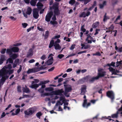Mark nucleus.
<instances>
[{
	"mask_svg": "<svg viewBox=\"0 0 122 122\" xmlns=\"http://www.w3.org/2000/svg\"><path fill=\"white\" fill-rule=\"evenodd\" d=\"M13 69H9V70H0V78L2 77L0 80V84L3 85L6 80L8 78L9 76L7 75L8 73L10 75L14 72Z\"/></svg>",
	"mask_w": 122,
	"mask_h": 122,
	"instance_id": "obj_1",
	"label": "nucleus"
},
{
	"mask_svg": "<svg viewBox=\"0 0 122 122\" xmlns=\"http://www.w3.org/2000/svg\"><path fill=\"white\" fill-rule=\"evenodd\" d=\"M46 68L44 66H41L40 68H35L31 69H29L27 71L28 74L32 73H35L40 71L41 70H44Z\"/></svg>",
	"mask_w": 122,
	"mask_h": 122,
	"instance_id": "obj_2",
	"label": "nucleus"
},
{
	"mask_svg": "<svg viewBox=\"0 0 122 122\" xmlns=\"http://www.w3.org/2000/svg\"><path fill=\"white\" fill-rule=\"evenodd\" d=\"M19 50V48L17 47H13L10 49H7L6 51V53L9 55H12V52H17Z\"/></svg>",
	"mask_w": 122,
	"mask_h": 122,
	"instance_id": "obj_3",
	"label": "nucleus"
},
{
	"mask_svg": "<svg viewBox=\"0 0 122 122\" xmlns=\"http://www.w3.org/2000/svg\"><path fill=\"white\" fill-rule=\"evenodd\" d=\"M102 69H101L98 70L97 75V76L98 79L100 78L104 77L106 75V72L105 71H103Z\"/></svg>",
	"mask_w": 122,
	"mask_h": 122,
	"instance_id": "obj_4",
	"label": "nucleus"
},
{
	"mask_svg": "<svg viewBox=\"0 0 122 122\" xmlns=\"http://www.w3.org/2000/svg\"><path fill=\"white\" fill-rule=\"evenodd\" d=\"M64 86L65 88V93L66 94V92H71L72 90V88L71 86L69 84H64Z\"/></svg>",
	"mask_w": 122,
	"mask_h": 122,
	"instance_id": "obj_5",
	"label": "nucleus"
},
{
	"mask_svg": "<svg viewBox=\"0 0 122 122\" xmlns=\"http://www.w3.org/2000/svg\"><path fill=\"white\" fill-rule=\"evenodd\" d=\"M107 96L113 101L114 98V94L113 92L111 91H109L106 93Z\"/></svg>",
	"mask_w": 122,
	"mask_h": 122,
	"instance_id": "obj_6",
	"label": "nucleus"
},
{
	"mask_svg": "<svg viewBox=\"0 0 122 122\" xmlns=\"http://www.w3.org/2000/svg\"><path fill=\"white\" fill-rule=\"evenodd\" d=\"M24 112L25 115H31L34 112V111L33 108H30L27 110L25 111Z\"/></svg>",
	"mask_w": 122,
	"mask_h": 122,
	"instance_id": "obj_7",
	"label": "nucleus"
},
{
	"mask_svg": "<svg viewBox=\"0 0 122 122\" xmlns=\"http://www.w3.org/2000/svg\"><path fill=\"white\" fill-rule=\"evenodd\" d=\"M59 4L57 3H55L53 5V8L55 9L54 13L56 15L59 14V11L58 9V7Z\"/></svg>",
	"mask_w": 122,
	"mask_h": 122,
	"instance_id": "obj_8",
	"label": "nucleus"
},
{
	"mask_svg": "<svg viewBox=\"0 0 122 122\" xmlns=\"http://www.w3.org/2000/svg\"><path fill=\"white\" fill-rule=\"evenodd\" d=\"M64 93V91L61 89L55 91V94L57 95H60V96H63L62 93Z\"/></svg>",
	"mask_w": 122,
	"mask_h": 122,
	"instance_id": "obj_9",
	"label": "nucleus"
},
{
	"mask_svg": "<svg viewBox=\"0 0 122 122\" xmlns=\"http://www.w3.org/2000/svg\"><path fill=\"white\" fill-rule=\"evenodd\" d=\"M6 60V56L5 55H1L0 58V65H1Z\"/></svg>",
	"mask_w": 122,
	"mask_h": 122,
	"instance_id": "obj_10",
	"label": "nucleus"
},
{
	"mask_svg": "<svg viewBox=\"0 0 122 122\" xmlns=\"http://www.w3.org/2000/svg\"><path fill=\"white\" fill-rule=\"evenodd\" d=\"M86 86L85 85H83V87L81 88L80 94L81 95H84L86 92Z\"/></svg>",
	"mask_w": 122,
	"mask_h": 122,
	"instance_id": "obj_11",
	"label": "nucleus"
},
{
	"mask_svg": "<svg viewBox=\"0 0 122 122\" xmlns=\"http://www.w3.org/2000/svg\"><path fill=\"white\" fill-rule=\"evenodd\" d=\"M53 57H52L49 59L46 62V63L48 65H52L53 62Z\"/></svg>",
	"mask_w": 122,
	"mask_h": 122,
	"instance_id": "obj_12",
	"label": "nucleus"
},
{
	"mask_svg": "<svg viewBox=\"0 0 122 122\" xmlns=\"http://www.w3.org/2000/svg\"><path fill=\"white\" fill-rule=\"evenodd\" d=\"M33 51L32 48H30L29 51V52L28 53L27 55V57H29L32 56L33 55Z\"/></svg>",
	"mask_w": 122,
	"mask_h": 122,
	"instance_id": "obj_13",
	"label": "nucleus"
},
{
	"mask_svg": "<svg viewBox=\"0 0 122 122\" xmlns=\"http://www.w3.org/2000/svg\"><path fill=\"white\" fill-rule=\"evenodd\" d=\"M12 68L11 65L10 64H9L8 65L6 66H5L3 67L2 69L0 70H6V69H10Z\"/></svg>",
	"mask_w": 122,
	"mask_h": 122,
	"instance_id": "obj_14",
	"label": "nucleus"
},
{
	"mask_svg": "<svg viewBox=\"0 0 122 122\" xmlns=\"http://www.w3.org/2000/svg\"><path fill=\"white\" fill-rule=\"evenodd\" d=\"M121 16H118L117 17L116 19L115 20L114 22L115 24H118L122 27V20H121L119 23H118L116 22L118 20L120 19Z\"/></svg>",
	"mask_w": 122,
	"mask_h": 122,
	"instance_id": "obj_15",
	"label": "nucleus"
},
{
	"mask_svg": "<svg viewBox=\"0 0 122 122\" xmlns=\"http://www.w3.org/2000/svg\"><path fill=\"white\" fill-rule=\"evenodd\" d=\"M55 44V42L54 40H52L50 42L49 45V47L50 48H51L53 46H54Z\"/></svg>",
	"mask_w": 122,
	"mask_h": 122,
	"instance_id": "obj_16",
	"label": "nucleus"
},
{
	"mask_svg": "<svg viewBox=\"0 0 122 122\" xmlns=\"http://www.w3.org/2000/svg\"><path fill=\"white\" fill-rule=\"evenodd\" d=\"M10 57L13 60H15L17 57L18 54L16 53L12 54L10 55H9Z\"/></svg>",
	"mask_w": 122,
	"mask_h": 122,
	"instance_id": "obj_17",
	"label": "nucleus"
},
{
	"mask_svg": "<svg viewBox=\"0 0 122 122\" xmlns=\"http://www.w3.org/2000/svg\"><path fill=\"white\" fill-rule=\"evenodd\" d=\"M98 79L97 76L95 77H93L91 78L89 80V82L90 83H92L96 80Z\"/></svg>",
	"mask_w": 122,
	"mask_h": 122,
	"instance_id": "obj_18",
	"label": "nucleus"
},
{
	"mask_svg": "<svg viewBox=\"0 0 122 122\" xmlns=\"http://www.w3.org/2000/svg\"><path fill=\"white\" fill-rule=\"evenodd\" d=\"M55 49L56 50L60 49L61 48V47L60 46V45L58 43H55L54 46Z\"/></svg>",
	"mask_w": 122,
	"mask_h": 122,
	"instance_id": "obj_19",
	"label": "nucleus"
},
{
	"mask_svg": "<svg viewBox=\"0 0 122 122\" xmlns=\"http://www.w3.org/2000/svg\"><path fill=\"white\" fill-rule=\"evenodd\" d=\"M99 24V22L98 21H96L95 23H93L92 25V27L94 28H95L98 26Z\"/></svg>",
	"mask_w": 122,
	"mask_h": 122,
	"instance_id": "obj_20",
	"label": "nucleus"
},
{
	"mask_svg": "<svg viewBox=\"0 0 122 122\" xmlns=\"http://www.w3.org/2000/svg\"><path fill=\"white\" fill-rule=\"evenodd\" d=\"M119 112L118 111H117L116 113L112 114L111 115V117L112 118H117L118 117V114Z\"/></svg>",
	"mask_w": 122,
	"mask_h": 122,
	"instance_id": "obj_21",
	"label": "nucleus"
},
{
	"mask_svg": "<svg viewBox=\"0 0 122 122\" xmlns=\"http://www.w3.org/2000/svg\"><path fill=\"white\" fill-rule=\"evenodd\" d=\"M39 86V85L37 84H32L30 86V87L32 88L35 89H36Z\"/></svg>",
	"mask_w": 122,
	"mask_h": 122,
	"instance_id": "obj_22",
	"label": "nucleus"
},
{
	"mask_svg": "<svg viewBox=\"0 0 122 122\" xmlns=\"http://www.w3.org/2000/svg\"><path fill=\"white\" fill-rule=\"evenodd\" d=\"M33 15H38V11L37 9H34L33 10Z\"/></svg>",
	"mask_w": 122,
	"mask_h": 122,
	"instance_id": "obj_23",
	"label": "nucleus"
},
{
	"mask_svg": "<svg viewBox=\"0 0 122 122\" xmlns=\"http://www.w3.org/2000/svg\"><path fill=\"white\" fill-rule=\"evenodd\" d=\"M36 6L39 8V9H41L42 8V7L43 6V5L40 2H38L37 3Z\"/></svg>",
	"mask_w": 122,
	"mask_h": 122,
	"instance_id": "obj_24",
	"label": "nucleus"
},
{
	"mask_svg": "<svg viewBox=\"0 0 122 122\" xmlns=\"http://www.w3.org/2000/svg\"><path fill=\"white\" fill-rule=\"evenodd\" d=\"M46 16L45 20L47 22H49L51 20V16Z\"/></svg>",
	"mask_w": 122,
	"mask_h": 122,
	"instance_id": "obj_25",
	"label": "nucleus"
},
{
	"mask_svg": "<svg viewBox=\"0 0 122 122\" xmlns=\"http://www.w3.org/2000/svg\"><path fill=\"white\" fill-rule=\"evenodd\" d=\"M32 11L31 9L29 7L27 8V11L26 12V14L28 15H30V14Z\"/></svg>",
	"mask_w": 122,
	"mask_h": 122,
	"instance_id": "obj_26",
	"label": "nucleus"
},
{
	"mask_svg": "<svg viewBox=\"0 0 122 122\" xmlns=\"http://www.w3.org/2000/svg\"><path fill=\"white\" fill-rule=\"evenodd\" d=\"M106 3L107 2L106 1H104L103 2L102 4H99V5L100 8L101 9L103 8L104 6L106 5Z\"/></svg>",
	"mask_w": 122,
	"mask_h": 122,
	"instance_id": "obj_27",
	"label": "nucleus"
},
{
	"mask_svg": "<svg viewBox=\"0 0 122 122\" xmlns=\"http://www.w3.org/2000/svg\"><path fill=\"white\" fill-rule=\"evenodd\" d=\"M38 91L41 94V96H42L43 95V94L44 92V89L43 88H40L38 90Z\"/></svg>",
	"mask_w": 122,
	"mask_h": 122,
	"instance_id": "obj_28",
	"label": "nucleus"
},
{
	"mask_svg": "<svg viewBox=\"0 0 122 122\" xmlns=\"http://www.w3.org/2000/svg\"><path fill=\"white\" fill-rule=\"evenodd\" d=\"M54 89L53 87H51L46 88L45 89V91L49 92L52 91Z\"/></svg>",
	"mask_w": 122,
	"mask_h": 122,
	"instance_id": "obj_29",
	"label": "nucleus"
},
{
	"mask_svg": "<svg viewBox=\"0 0 122 122\" xmlns=\"http://www.w3.org/2000/svg\"><path fill=\"white\" fill-rule=\"evenodd\" d=\"M50 23L53 25L54 27L56 25L58 24V22L56 21H53L51 20L50 21Z\"/></svg>",
	"mask_w": 122,
	"mask_h": 122,
	"instance_id": "obj_30",
	"label": "nucleus"
},
{
	"mask_svg": "<svg viewBox=\"0 0 122 122\" xmlns=\"http://www.w3.org/2000/svg\"><path fill=\"white\" fill-rule=\"evenodd\" d=\"M90 78V76H86V77H84L82 80H80V81H84L85 80H86V81H88V80Z\"/></svg>",
	"mask_w": 122,
	"mask_h": 122,
	"instance_id": "obj_31",
	"label": "nucleus"
},
{
	"mask_svg": "<svg viewBox=\"0 0 122 122\" xmlns=\"http://www.w3.org/2000/svg\"><path fill=\"white\" fill-rule=\"evenodd\" d=\"M36 1L33 0H31L30 3L31 5L33 6H35L36 5Z\"/></svg>",
	"mask_w": 122,
	"mask_h": 122,
	"instance_id": "obj_32",
	"label": "nucleus"
},
{
	"mask_svg": "<svg viewBox=\"0 0 122 122\" xmlns=\"http://www.w3.org/2000/svg\"><path fill=\"white\" fill-rule=\"evenodd\" d=\"M78 1H84V3L85 4H87L88 2H89L91 0H77Z\"/></svg>",
	"mask_w": 122,
	"mask_h": 122,
	"instance_id": "obj_33",
	"label": "nucleus"
},
{
	"mask_svg": "<svg viewBox=\"0 0 122 122\" xmlns=\"http://www.w3.org/2000/svg\"><path fill=\"white\" fill-rule=\"evenodd\" d=\"M62 104L59 101H58L57 102V103L55 105L54 107L55 109L56 108V107L57 106H58V105H62Z\"/></svg>",
	"mask_w": 122,
	"mask_h": 122,
	"instance_id": "obj_34",
	"label": "nucleus"
},
{
	"mask_svg": "<svg viewBox=\"0 0 122 122\" xmlns=\"http://www.w3.org/2000/svg\"><path fill=\"white\" fill-rule=\"evenodd\" d=\"M91 105V103L90 102H89L88 103H86L85 104V105H83V106L84 107H86V108H87L88 107L90 106Z\"/></svg>",
	"mask_w": 122,
	"mask_h": 122,
	"instance_id": "obj_35",
	"label": "nucleus"
},
{
	"mask_svg": "<svg viewBox=\"0 0 122 122\" xmlns=\"http://www.w3.org/2000/svg\"><path fill=\"white\" fill-rule=\"evenodd\" d=\"M46 33L44 36V38L45 39H47L49 36V32L48 31H46L45 32Z\"/></svg>",
	"mask_w": 122,
	"mask_h": 122,
	"instance_id": "obj_36",
	"label": "nucleus"
},
{
	"mask_svg": "<svg viewBox=\"0 0 122 122\" xmlns=\"http://www.w3.org/2000/svg\"><path fill=\"white\" fill-rule=\"evenodd\" d=\"M122 64V61H117V62L116 65V67H118L119 65L121 64Z\"/></svg>",
	"mask_w": 122,
	"mask_h": 122,
	"instance_id": "obj_37",
	"label": "nucleus"
},
{
	"mask_svg": "<svg viewBox=\"0 0 122 122\" xmlns=\"http://www.w3.org/2000/svg\"><path fill=\"white\" fill-rule=\"evenodd\" d=\"M42 114L41 112H37L36 114V116L37 117L40 119V116Z\"/></svg>",
	"mask_w": 122,
	"mask_h": 122,
	"instance_id": "obj_38",
	"label": "nucleus"
},
{
	"mask_svg": "<svg viewBox=\"0 0 122 122\" xmlns=\"http://www.w3.org/2000/svg\"><path fill=\"white\" fill-rule=\"evenodd\" d=\"M23 91L26 93H29L30 92V90L29 88L26 87L25 88H24Z\"/></svg>",
	"mask_w": 122,
	"mask_h": 122,
	"instance_id": "obj_39",
	"label": "nucleus"
},
{
	"mask_svg": "<svg viewBox=\"0 0 122 122\" xmlns=\"http://www.w3.org/2000/svg\"><path fill=\"white\" fill-rule=\"evenodd\" d=\"M96 1H95L94 2V4L92 6L89 8L88 10H91L93 8V7L95 6L96 5Z\"/></svg>",
	"mask_w": 122,
	"mask_h": 122,
	"instance_id": "obj_40",
	"label": "nucleus"
},
{
	"mask_svg": "<svg viewBox=\"0 0 122 122\" xmlns=\"http://www.w3.org/2000/svg\"><path fill=\"white\" fill-rule=\"evenodd\" d=\"M6 50L5 48L2 49L0 51V52L2 54H4L5 53Z\"/></svg>",
	"mask_w": 122,
	"mask_h": 122,
	"instance_id": "obj_41",
	"label": "nucleus"
},
{
	"mask_svg": "<svg viewBox=\"0 0 122 122\" xmlns=\"http://www.w3.org/2000/svg\"><path fill=\"white\" fill-rule=\"evenodd\" d=\"M22 70V66L21 65L20 66L19 69L17 70V72L18 73H19Z\"/></svg>",
	"mask_w": 122,
	"mask_h": 122,
	"instance_id": "obj_42",
	"label": "nucleus"
},
{
	"mask_svg": "<svg viewBox=\"0 0 122 122\" xmlns=\"http://www.w3.org/2000/svg\"><path fill=\"white\" fill-rule=\"evenodd\" d=\"M8 61L9 63H13V59L11 58H9L8 59Z\"/></svg>",
	"mask_w": 122,
	"mask_h": 122,
	"instance_id": "obj_43",
	"label": "nucleus"
},
{
	"mask_svg": "<svg viewBox=\"0 0 122 122\" xmlns=\"http://www.w3.org/2000/svg\"><path fill=\"white\" fill-rule=\"evenodd\" d=\"M64 56V55L62 54H60L57 56V57L59 58L60 59L62 58Z\"/></svg>",
	"mask_w": 122,
	"mask_h": 122,
	"instance_id": "obj_44",
	"label": "nucleus"
},
{
	"mask_svg": "<svg viewBox=\"0 0 122 122\" xmlns=\"http://www.w3.org/2000/svg\"><path fill=\"white\" fill-rule=\"evenodd\" d=\"M75 2V0H71L69 2V3L71 5H72Z\"/></svg>",
	"mask_w": 122,
	"mask_h": 122,
	"instance_id": "obj_45",
	"label": "nucleus"
},
{
	"mask_svg": "<svg viewBox=\"0 0 122 122\" xmlns=\"http://www.w3.org/2000/svg\"><path fill=\"white\" fill-rule=\"evenodd\" d=\"M101 55V54L99 52H97L96 53L94 54H93V56L96 55L98 56H100Z\"/></svg>",
	"mask_w": 122,
	"mask_h": 122,
	"instance_id": "obj_46",
	"label": "nucleus"
},
{
	"mask_svg": "<svg viewBox=\"0 0 122 122\" xmlns=\"http://www.w3.org/2000/svg\"><path fill=\"white\" fill-rule=\"evenodd\" d=\"M46 58V55H43L41 57V59L43 60H45Z\"/></svg>",
	"mask_w": 122,
	"mask_h": 122,
	"instance_id": "obj_47",
	"label": "nucleus"
},
{
	"mask_svg": "<svg viewBox=\"0 0 122 122\" xmlns=\"http://www.w3.org/2000/svg\"><path fill=\"white\" fill-rule=\"evenodd\" d=\"M22 25L23 27L24 28H25L27 26L28 24L27 23H22Z\"/></svg>",
	"mask_w": 122,
	"mask_h": 122,
	"instance_id": "obj_48",
	"label": "nucleus"
},
{
	"mask_svg": "<svg viewBox=\"0 0 122 122\" xmlns=\"http://www.w3.org/2000/svg\"><path fill=\"white\" fill-rule=\"evenodd\" d=\"M100 30L99 29H96L95 31V33H94V35H96L98 33V31Z\"/></svg>",
	"mask_w": 122,
	"mask_h": 122,
	"instance_id": "obj_49",
	"label": "nucleus"
},
{
	"mask_svg": "<svg viewBox=\"0 0 122 122\" xmlns=\"http://www.w3.org/2000/svg\"><path fill=\"white\" fill-rule=\"evenodd\" d=\"M17 91L19 92H21V87L20 86H17Z\"/></svg>",
	"mask_w": 122,
	"mask_h": 122,
	"instance_id": "obj_50",
	"label": "nucleus"
},
{
	"mask_svg": "<svg viewBox=\"0 0 122 122\" xmlns=\"http://www.w3.org/2000/svg\"><path fill=\"white\" fill-rule=\"evenodd\" d=\"M108 19H109V18L107 16H104L103 19V21L104 22H105Z\"/></svg>",
	"mask_w": 122,
	"mask_h": 122,
	"instance_id": "obj_51",
	"label": "nucleus"
},
{
	"mask_svg": "<svg viewBox=\"0 0 122 122\" xmlns=\"http://www.w3.org/2000/svg\"><path fill=\"white\" fill-rule=\"evenodd\" d=\"M60 35H58L57 36H55L52 38V39H57L59 38L60 37Z\"/></svg>",
	"mask_w": 122,
	"mask_h": 122,
	"instance_id": "obj_52",
	"label": "nucleus"
},
{
	"mask_svg": "<svg viewBox=\"0 0 122 122\" xmlns=\"http://www.w3.org/2000/svg\"><path fill=\"white\" fill-rule=\"evenodd\" d=\"M114 26L113 25H111L108 28V29L113 30L114 29Z\"/></svg>",
	"mask_w": 122,
	"mask_h": 122,
	"instance_id": "obj_53",
	"label": "nucleus"
},
{
	"mask_svg": "<svg viewBox=\"0 0 122 122\" xmlns=\"http://www.w3.org/2000/svg\"><path fill=\"white\" fill-rule=\"evenodd\" d=\"M55 67L54 66L53 67L50 69H49L48 70V71H53L55 69Z\"/></svg>",
	"mask_w": 122,
	"mask_h": 122,
	"instance_id": "obj_54",
	"label": "nucleus"
},
{
	"mask_svg": "<svg viewBox=\"0 0 122 122\" xmlns=\"http://www.w3.org/2000/svg\"><path fill=\"white\" fill-rule=\"evenodd\" d=\"M110 71L112 72L115 69L111 67H110L108 69Z\"/></svg>",
	"mask_w": 122,
	"mask_h": 122,
	"instance_id": "obj_55",
	"label": "nucleus"
},
{
	"mask_svg": "<svg viewBox=\"0 0 122 122\" xmlns=\"http://www.w3.org/2000/svg\"><path fill=\"white\" fill-rule=\"evenodd\" d=\"M5 116V114L4 112H3L2 113V114L1 115V117L2 118L4 117Z\"/></svg>",
	"mask_w": 122,
	"mask_h": 122,
	"instance_id": "obj_56",
	"label": "nucleus"
},
{
	"mask_svg": "<svg viewBox=\"0 0 122 122\" xmlns=\"http://www.w3.org/2000/svg\"><path fill=\"white\" fill-rule=\"evenodd\" d=\"M10 18L11 20L13 21L16 20L17 19L16 18H14L12 16H10Z\"/></svg>",
	"mask_w": 122,
	"mask_h": 122,
	"instance_id": "obj_57",
	"label": "nucleus"
},
{
	"mask_svg": "<svg viewBox=\"0 0 122 122\" xmlns=\"http://www.w3.org/2000/svg\"><path fill=\"white\" fill-rule=\"evenodd\" d=\"M75 45H72L71 46L70 48V49L71 50H73L75 47Z\"/></svg>",
	"mask_w": 122,
	"mask_h": 122,
	"instance_id": "obj_58",
	"label": "nucleus"
},
{
	"mask_svg": "<svg viewBox=\"0 0 122 122\" xmlns=\"http://www.w3.org/2000/svg\"><path fill=\"white\" fill-rule=\"evenodd\" d=\"M90 46L89 45H87L86 46H85L84 48V49H86L90 48Z\"/></svg>",
	"mask_w": 122,
	"mask_h": 122,
	"instance_id": "obj_59",
	"label": "nucleus"
},
{
	"mask_svg": "<svg viewBox=\"0 0 122 122\" xmlns=\"http://www.w3.org/2000/svg\"><path fill=\"white\" fill-rule=\"evenodd\" d=\"M113 32H115V33L114 34V36H116L117 33V30H113L112 31Z\"/></svg>",
	"mask_w": 122,
	"mask_h": 122,
	"instance_id": "obj_60",
	"label": "nucleus"
},
{
	"mask_svg": "<svg viewBox=\"0 0 122 122\" xmlns=\"http://www.w3.org/2000/svg\"><path fill=\"white\" fill-rule=\"evenodd\" d=\"M61 97H60V101H61L62 100H64L65 99V97L63 96H60Z\"/></svg>",
	"mask_w": 122,
	"mask_h": 122,
	"instance_id": "obj_61",
	"label": "nucleus"
},
{
	"mask_svg": "<svg viewBox=\"0 0 122 122\" xmlns=\"http://www.w3.org/2000/svg\"><path fill=\"white\" fill-rule=\"evenodd\" d=\"M87 37L86 39V40H87L91 36V35L90 34H88L86 36Z\"/></svg>",
	"mask_w": 122,
	"mask_h": 122,
	"instance_id": "obj_62",
	"label": "nucleus"
},
{
	"mask_svg": "<svg viewBox=\"0 0 122 122\" xmlns=\"http://www.w3.org/2000/svg\"><path fill=\"white\" fill-rule=\"evenodd\" d=\"M35 61V60L34 59H32L29 60V62L30 63H32L34 62Z\"/></svg>",
	"mask_w": 122,
	"mask_h": 122,
	"instance_id": "obj_63",
	"label": "nucleus"
},
{
	"mask_svg": "<svg viewBox=\"0 0 122 122\" xmlns=\"http://www.w3.org/2000/svg\"><path fill=\"white\" fill-rule=\"evenodd\" d=\"M117 51L119 52H122V47L119 48L118 49V50Z\"/></svg>",
	"mask_w": 122,
	"mask_h": 122,
	"instance_id": "obj_64",
	"label": "nucleus"
}]
</instances>
